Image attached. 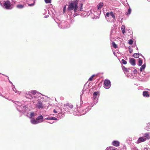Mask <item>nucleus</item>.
I'll list each match as a JSON object with an SVG mask.
<instances>
[{"label":"nucleus","mask_w":150,"mask_h":150,"mask_svg":"<svg viewBox=\"0 0 150 150\" xmlns=\"http://www.w3.org/2000/svg\"><path fill=\"white\" fill-rule=\"evenodd\" d=\"M111 84L110 80L105 79L104 81V87L107 89H109L111 86Z\"/></svg>","instance_id":"obj_6"},{"label":"nucleus","mask_w":150,"mask_h":150,"mask_svg":"<svg viewBox=\"0 0 150 150\" xmlns=\"http://www.w3.org/2000/svg\"><path fill=\"white\" fill-rule=\"evenodd\" d=\"M128 48H129V53H132L133 51V50H132V48L130 46H129V47Z\"/></svg>","instance_id":"obj_34"},{"label":"nucleus","mask_w":150,"mask_h":150,"mask_svg":"<svg viewBox=\"0 0 150 150\" xmlns=\"http://www.w3.org/2000/svg\"><path fill=\"white\" fill-rule=\"evenodd\" d=\"M144 90H148V91H150V89H148V88H145L144 89Z\"/></svg>","instance_id":"obj_46"},{"label":"nucleus","mask_w":150,"mask_h":150,"mask_svg":"<svg viewBox=\"0 0 150 150\" xmlns=\"http://www.w3.org/2000/svg\"><path fill=\"white\" fill-rule=\"evenodd\" d=\"M75 13H74L73 15V17H75L76 16H77V15H78V14H77V13L76 12H75Z\"/></svg>","instance_id":"obj_40"},{"label":"nucleus","mask_w":150,"mask_h":150,"mask_svg":"<svg viewBox=\"0 0 150 150\" xmlns=\"http://www.w3.org/2000/svg\"><path fill=\"white\" fill-rule=\"evenodd\" d=\"M140 54L141 55V56H142V57H143L144 59H145V58H144V57L143 56H142V54Z\"/></svg>","instance_id":"obj_50"},{"label":"nucleus","mask_w":150,"mask_h":150,"mask_svg":"<svg viewBox=\"0 0 150 150\" xmlns=\"http://www.w3.org/2000/svg\"><path fill=\"white\" fill-rule=\"evenodd\" d=\"M122 63L124 64H126L127 63V62L124 59H122Z\"/></svg>","instance_id":"obj_38"},{"label":"nucleus","mask_w":150,"mask_h":150,"mask_svg":"<svg viewBox=\"0 0 150 150\" xmlns=\"http://www.w3.org/2000/svg\"><path fill=\"white\" fill-rule=\"evenodd\" d=\"M34 4H35V1H33V3L31 4H28V5L29 6H34Z\"/></svg>","instance_id":"obj_39"},{"label":"nucleus","mask_w":150,"mask_h":150,"mask_svg":"<svg viewBox=\"0 0 150 150\" xmlns=\"http://www.w3.org/2000/svg\"><path fill=\"white\" fill-rule=\"evenodd\" d=\"M43 96L40 93H37V91L35 90H32L30 92H27L26 93L25 97L32 100H34L35 99L37 98L38 96Z\"/></svg>","instance_id":"obj_2"},{"label":"nucleus","mask_w":150,"mask_h":150,"mask_svg":"<svg viewBox=\"0 0 150 150\" xmlns=\"http://www.w3.org/2000/svg\"><path fill=\"white\" fill-rule=\"evenodd\" d=\"M122 68L124 72H129V71L128 70L129 69H130L129 68L127 69V68H126L124 66H122Z\"/></svg>","instance_id":"obj_23"},{"label":"nucleus","mask_w":150,"mask_h":150,"mask_svg":"<svg viewBox=\"0 0 150 150\" xmlns=\"http://www.w3.org/2000/svg\"><path fill=\"white\" fill-rule=\"evenodd\" d=\"M143 95L144 97L148 98L150 96L149 92L146 91H144L143 92Z\"/></svg>","instance_id":"obj_18"},{"label":"nucleus","mask_w":150,"mask_h":150,"mask_svg":"<svg viewBox=\"0 0 150 150\" xmlns=\"http://www.w3.org/2000/svg\"><path fill=\"white\" fill-rule=\"evenodd\" d=\"M142 150H149V149H148L147 148H144L142 149Z\"/></svg>","instance_id":"obj_43"},{"label":"nucleus","mask_w":150,"mask_h":150,"mask_svg":"<svg viewBox=\"0 0 150 150\" xmlns=\"http://www.w3.org/2000/svg\"><path fill=\"white\" fill-rule=\"evenodd\" d=\"M27 108L25 105H21V106L18 105L17 107V109L21 112H25V110Z\"/></svg>","instance_id":"obj_7"},{"label":"nucleus","mask_w":150,"mask_h":150,"mask_svg":"<svg viewBox=\"0 0 150 150\" xmlns=\"http://www.w3.org/2000/svg\"><path fill=\"white\" fill-rule=\"evenodd\" d=\"M98 92H95L93 94V97H92L93 99V100H97V98L98 95Z\"/></svg>","instance_id":"obj_17"},{"label":"nucleus","mask_w":150,"mask_h":150,"mask_svg":"<svg viewBox=\"0 0 150 150\" xmlns=\"http://www.w3.org/2000/svg\"><path fill=\"white\" fill-rule=\"evenodd\" d=\"M48 16H48H45V18H47Z\"/></svg>","instance_id":"obj_49"},{"label":"nucleus","mask_w":150,"mask_h":150,"mask_svg":"<svg viewBox=\"0 0 150 150\" xmlns=\"http://www.w3.org/2000/svg\"><path fill=\"white\" fill-rule=\"evenodd\" d=\"M46 122H47V123H50V124H52V123H53L54 122H52V123H51V122H47V121Z\"/></svg>","instance_id":"obj_48"},{"label":"nucleus","mask_w":150,"mask_h":150,"mask_svg":"<svg viewBox=\"0 0 150 150\" xmlns=\"http://www.w3.org/2000/svg\"><path fill=\"white\" fill-rule=\"evenodd\" d=\"M45 1L46 4L50 3H51V0H44Z\"/></svg>","instance_id":"obj_35"},{"label":"nucleus","mask_w":150,"mask_h":150,"mask_svg":"<svg viewBox=\"0 0 150 150\" xmlns=\"http://www.w3.org/2000/svg\"><path fill=\"white\" fill-rule=\"evenodd\" d=\"M143 137L145 140L150 139V132H146L143 134Z\"/></svg>","instance_id":"obj_9"},{"label":"nucleus","mask_w":150,"mask_h":150,"mask_svg":"<svg viewBox=\"0 0 150 150\" xmlns=\"http://www.w3.org/2000/svg\"><path fill=\"white\" fill-rule=\"evenodd\" d=\"M133 43V41L132 39L130 40H129V42H128L129 44H130V45H132V44Z\"/></svg>","instance_id":"obj_36"},{"label":"nucleus","mask_w":150,"mask_h":150,"mask_svg":"<svg viewBox=\"0 0 150 150\" xmlns=\"http://www.w3.org/2000/svg\"><path fill=\"white\" fill-rule=\"evenodd\" d=\"M43 99V96L40 97L39 96L38 98L35 99L34 100H32L34 104L37 108L39 109L43 108L44 105L42 101Z\"/></svg>","instance_id":"obj_3"},{"label":"nucleus","mask_w":150,"mask_h":150,"mask_svg":"<svg viewBox=\"0 0 150 150\" xmlns=\"http://www.w3.org/2000/svg\"><path fill=\"white\" fill-rule=\"evenodd\" d=\"M91 109V108H90L89 107H88L85 110H83L82 111H80V113H82V115H83L85 114L86 112H88L89 110Z\"/></svg>","instance_id":"obj_14"},{"label":"nucleus","mask_w":150,"mask_h":150,"mask_svg":"<svg viewBox=\"0 0 150 150\" xmlns=\"http://www.w3.org/2000/svg\"><path fill=\"white\" fill-rule=\"evenodd\" d=\"M30 122L33 125H36L39 123L37 120L35 118H32L30 120Z\"/></svg>","instance_id":"obj_19"},{"label":"nucleus","mask_w":150,"mask_h":150,"mask_svg":"<svg viewBox=\"0 0 150 150\" xmlns=\"http://www.w3.org/2000/svg\"><path fill=\"white\" fill-rule=\"evenodd\" d=\"M112 145L114 146L117 147L120 145V142L114 140L112 142Z\"/></svg>","instance_id":"obj_16"},{"label":"nucleus","mask_w":150,"mask_h":150,"mask_svg":"<svg viewBox=\"0 0 150 150\" xmlns=\"http://www.w3.org/2000/svg\"><path fill=\"white\" fill-rule=\"evenodd\" d=\"M3 5L4 7L6 9L11 10L13 8V6L10 2L8 0L5 1Z\"/></svg>","instance_id":"obj_4"},{"label":"nucleus","mask_w":150,"mask_h":150,"mask_svg":"<svg viewBox=\"0 0 150 150\" xmlns=\"http://www.w3.org/2000/svg\"><path fill=\"white\" fill-rule=\"evenodd\" d=\"M17 7L19 9H22L24 7V5L22 4H18L17 5Z\"/></svg>","instance_id":"obj_29"},{"label":"nucleus","mask_w":150,"mask_h":150,"mask_svg":"<svg viewBox=\"0 0 150 150\" xmlns=\"http://www.w3.org/2000/svg\"><path fill=\"white\" fill-rule=\"evenodd\" d=\"M113 47L115 48H116L117 47V45L114 42H112V43Z\"/></svg>","instance_id":"obj_32"},{"label":"nucleus","mask_w":150,"mask_h":150,"mask_svg":"<svg viewBox=\"0 0 150 150\" xmlns=\"http://www.w3.org/2000/svg\"><path fill=\"white\" fill-rule=\"evenodd\" d=\"M43 119V116L42 115H40L38 116L36 118V120H37L38 121V123H39L43 122L44 120Z\"/></svg>","instance_id":"obj_10"},{"label":"nucleus","mask_w":150,"mask_h":150,"mask_svg":"<svg viewBox=\"0 0 150 150\" xmlns=\"http://www.w3.org/2000/svg\"><path fill=\"white\" fill-rule=\"evenodd\" d=\"M98 99L95 100H93V103L91 104V105L92 106H93L95 105L96 103H97L98 102Z\"/></svg>","instance_id":"obj_30"},{"label":"nucleus","mask_w":150,"mask_h":150,"mask_svg":"<svg viewBox=\"0 0 150 150\" xmlns=\"http://www.w3.org/2000/svg\"><path fill=\"white\" fill-rule=\"evenodd\" d=\"M144 129L147 131H150V123L149 122L146 124Z\"/></svg>","instance_id":"obj_15"},{"label":"nucleus","mask_w":150,"mask_h":150,"mask_svg":"<svg viewBox=\"0 0 150 150\" xmlns=\"http://www.w3.org/2000/svg\"><path fill=\"white\" fill-rule=\"evenodd\" d=\"M58 26L59 28L63 29L69 27L68 23L66 21L62 22L61 23L58 24Z\"/></svg>","instance_id":"obj_5"},{"label":"nucleus","mask_w":150,"mask_h":150,"mask_svg":"<svg viewBox=\"0 0 150 150\" xmlns=\"http://www.w3.org/2000/svg\"><path fill=\"white\" fill-rule=\"evenodd\" d=\"M149 1H149V0H148Z\"/></svg>","instance_id":"obj_53"},{"label":"nucleus","mask_w":150,"mask_h":150,"mask_svg":"<svg viewBox=\"0 0 150 150\" xmlns=\"http://www.w3.org/2000/svg\"><path fill=\"white\" fill-rule=\"evenodd\" d=\"M134 73V74H136L137 72V71L136 69H134L133 71Z\"/></svg>","instance_id":"obj_44"},{"label":"nucleus","mask_w":150,"mask_h":150,"mask_svg":"<svg viewBox=\"0 0 150 150\" xmlns=\"http://www.w3.org/2000/svg\"><path fill=\"white\" fill-rule=\"evenodd\" d=\"M146 67V64L145 63L143 64L140 68V71L142 72L144 69Z\"/></svg>","instance_id":"obj_21"},{"label":"nucleus","mask_w":150,"mask_h":150,"mask_svg":"<svg viewBox=\"0 0 150 150\" xmlns=\"http://www.w3.org/2000/svg\"><path fill=\"white\" fill-rule=\"evenodd\" d=\"M103 6V3H100L99 4H98L97 6V8L98 9H100Z\"/></svg>","instance_id":"obj_27"},{"label":"nucleus","mask_w":150,"mask_h":150,"mask_svg":"<svg viewBox=\"0 0 150 150\" xmlns=\"http://www.w3.org/2000/svg\"><path fill=\"white\" fill-rule=\"evenodd\" d=\"M131 12V9L130 8H129L128 9L127 11V12L126 13V14L127 15H129L130 14Z\"/></svg>","instance_id":"obj_33"},{"label":"nucleus","mask_w":150,"mask_h":150,"mask_svg":"<svg viewBox=\"0 0 150 150\" xmlns=\"http://www.w3.org/2000/svg\"><path fill=\"white\" fill-rule=\"evenodd\" d=\"M74 19H72V20H71V23H73V22H74Z\"/></svg>","instance_id":"obj_47"},{"label":"nucleus","mask_w":150,"mask_h":150,"mask_svg":"<svg viewBox=\"0 0 150 150\" xmlns=\"http://www.w3.org/2000/svg\"><path fill=\"white\" fill-rule=\"evenodd\" d=\"M129 62L132 66H135L136 65L135 59L132 58H129Z\"/></svg>","instance_id":"obj_12"},{"label":"nucleus","mask_w":150,"mask_h":150,"mask_svg":"<svg viewBox=\"0 0 150 150\" xmlns=\"http://www.w3.org/2000/svg\"><path fill=\"white\" fill-rule=\"evenodd\" d=\"M53 112L55 113H57V111L55 110H53Z\"/></svg>","instance_id":"obj_45"},{"label":"nucleus","mask_w":150,"mask_h":150,"mask_svg":"<svg viewBox=\"0 0 150 150\" xmlns=\"http://www.w3.org/2000/svg\"><path fill=\"white\" fill-rule=\"evenodd\" d=\"M12 88L13 89V91H15L16 93H19V92L17 91L16 90V88L15 87V86L14 85H13V84H12Z\"/></svg>","instance_id":"obj_24"},{"label":"nucleus","mask_w":150,"mask_h":150,"mask_svg":"<svg viewBox=\"0 0 150 150\" xmlns=\"http://www.w3.org/2000/svg\"><path fill=\"white\" fill-rule=\"evenodd\" d=\"M66 6H65L63 8V11L64 12L65 11L66 9Z\"/></svg>","instance_id":"obj_41"},{"label":"nucleus","mask_w":150,"mask_h":150,"mask_svg":"<svg viewBox=\"0 0 150 150\" xmlns=\"http://www.w3.org/2000/svg\"><path fill=\"white\" fill-rule=\"evenodd\" d=\"M86 89H85L84 88L82 91L81 92V95H80V100H81V98H82V96L83 94L84 93L85 91H86Z\"/></svg>","instance_id":"obj_31"},{"label":"nucleus","mask_w":150,"mask_h":150,"mask_svg":"<svg viewBox=\"0 0 150 150\" xmlns=\"http://www.w3.org/2000/svg\"><path fill=\"white\" fill-rule=\"evenodd\" d=\"M45 120H57V119L55 117H48L45 118Z\"/></svg>","instance_id":"obj_25"},{"label":"nucleus","mask_w":150,"mask_h":150,"mask_svg":"<svg viewBox=\"0 0 150 150\" xmlns=\"http://www.w3.org/2000/svg\"><path fill=\"white\" fill-rule=\"evenodd\" d=\"M145 141V139L143 137H141L138 138L136 143L137 144H139L141 142H144Z\"/></svg>","instance_id":"obj_13"},{"label":"nucleus","mask_w":150,"mask_h":150,"mask_svg":"<svg viewBox=\"0 0 150 150\" xmlns=\"http://www.w3.org/2000/svg\"><path fill=\"white\" fill-rule=\"evenodd\" d=\"M64 109L65 110L68 111L69 110L73 108V105L69 103H67L64 105Z\"/></svg>","instance_id":"obj_8"},{"label":"nucleus","mask_w":150,"mask_h":150,"mask_svg":"<svg viewBox=\"0 0 150 150\" xmlns=\"http://www.w3.org/2000/svg\"><path fill=\"white\" fill-rule=\"evenodd\" d=\"M105 16L108 17H111L113 19H115V16L113 13V12L112 11H111L110 13H107L106 14Z\"/></svg>","instance_id":"obj_11"},{"label":"nucleus","mask_w":150,"mask_h":150,"mask_svg":"<svg viewBox=\"0 0 150 150\" xmlns=\"http://www.w3.org/2000/svg\"><path fill=\"white\" fill-rule=\"evenodd\" d=\"M99 18V16H95L94 18H93V19H98Z\"/></svg>","instance_id":"obj_42"},{"label":"nucleus","mask_w":150,"mask_h":150,"mask_svg":"<svg viewBox=\"0 0 150 150\" xmlns=\"http://www.w3.org/2000/svg\"><path fill=\"white\" fill-rule=\"evenodd\" d=\"M139 53H135L134 54L133 56L135 58H138L139 57Z\"/></svg>","instance_id":"obj_28"},{"label":"nucleus","mask_w":150,"mask_h":150,"mask_svg":"<svg viewBox=\"0 0 150 150\" xmlns=\"http://www.w3.org/2000/svg\"><path fill=\"white\" fill-rule=\"evenodd\" d=\"M95 76V75H93L89 79L88 81H92L93 80V77Z\"/></svg>","instance_id":"obj_37"},{"label":"nucleus","mask_w":150,"mask_h":150,"mask_svg":"<svg viewBox=\"0 0 150 150\" xmlns=\"http://www.w3.org/2000/svg\"><path fill=\"white\" fill-rule=\"evenodd\" d=\"M136 49H137V50L138 51V47H136Z\"/></svg>","instance_id":"obj_52"},{"label":"nucleus","mask_w":150,"mask_h":150,"mask_svg":"<svg viewBox=\"0 0 150 150\" xmlns=\"http://www.w3.org/2000/svg\"><path fill=\"white\" fill-rule=\"evenodd\" d=\"M36 113H34L33 112H31L29 114V117L30 118H32V117L36 115Z\"/></svg>","instance_id":"obj_20"},{"label":"nucleus","mask_w":150,"mask_h":150,"mask_svg":"<svg viewBox=\"0 0 150 150\" xmlns=\"http://www.w3.org/2000/svg\"><path fill=\"white\" fill-rule=\"evenodd\" d=\"M121 28L123 34H124L125 33V26L124 25H122L121 27Z\"/></svg>","instance_id":"obj_22"},{"label":"nucleus","mask_w":150,"mask_h":150,"mask_svg":"<svg viewBox=\"0 0 150 150\" xmlns=\"http://www.w3.org/2000/svg\"><path fill=\"white\" fill-rule=\"evenodd\" d=\"M9 82L12 85V84H13V83H12V82H11L10 81H9Z\"/></svg>","instance_id":"obj_51"},{"label":"nucleus","mask_w":150,"mask_h":150,"mask_svg":"<svg viewBox=\"0 0 150 150\" xmlns=\"http://www.w3.org/2000/svg\"><path fill=\"white\" fill-rule=\"evenodd\" d=\"M78 1L76 0H74L69 4L67 10L71 11L74 10V12H77V11H81L83 10L82 4H80L78 5Z\"/></svg>","instance_id":"obj_1"},{"label":"nucleus","mask_w":150,"mask_h":150,"mask_svg":"<svg viewBox=\"0 0 150 150\" xmlns=\"http://www.w3.org/2000/svg\"><path fill=\"white\" fill-rule=\"evenodd\" d=\"M139 61H138V65L139 66H141L142 65L143 61L142 60V59L141 58H139L138 59Z\"/></svg>","instance_id":"obj_26"}]
</instances>
